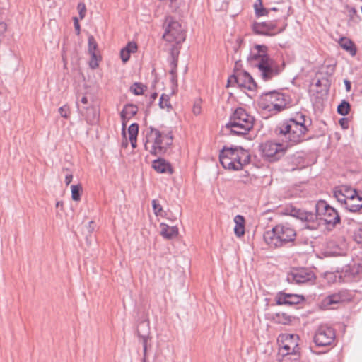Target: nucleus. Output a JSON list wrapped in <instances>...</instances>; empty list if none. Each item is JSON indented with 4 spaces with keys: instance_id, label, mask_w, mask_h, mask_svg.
Wrapping results in <instances>:
<instances>
[{
    "instance_id": "obj_59",
    "label": "nucleus",
    "mask_w": 362,
    "mask_h": 362,
    "mask_svg": "<svg viewBox=\"0 0 362 362\" xmlns=\"http://www.w3.org/2000/svg\"><path fill=\"white\" fill-rule=\"evenodd\" d=\"M272 11H277V8L274 7V8H272Z\"/></svg>"
},
{
    "instance_id": "obj_8",
    "label": "nucleus",
    "mask_w": 362,
    "mask_h": 362,
    "mask_svg": "<svg viewBox=\"0 0 362 362\" xmlns=\"http://www.w3.org/2000/svg\"><path fill=\"white\" fill-rule=\"evenodd\" d=\"M163 38L168 42L181 43L185 40V34L180 22L170 16H166L163 23Z\"/></svg>"
},
{
    "instance_id": "obj_61",
    "label": "nucleus",
    "mask_w": 362,
    "mask_h": 362,
    "mask_svg": "<svg viewBox=\"0 0 362 362\" xmlns=\"http://www.w3.org/2000/svg\"><path fill=\"white\" fill-rule=\"evenodd\" d=\"M308 228H314L315 226H308Z\"/></svg>"
},
{
    "instance_id": "obj_34",
    "label": "nucleus",
    "mask_w": 362,
    "mask_h": 362,
    "mask_svg": "<svg viewBox=\"0 0 362 362\" xmlns=\"http://www.w3.org/2000/svg\"><path fill=\"white\" fill-rule=\"evenodd\" d=\"M88 113L86 117V119L88 124H93L98 120V113L93 108L88 110Z\"/></svg>"
},
{
    "instance_id": "obj_51",
    "label": "nucleus",
    "mask_w": 362,
    "mask_h": 362,
    "mask_svg": "<svg viewBox=\"0 0 362 362\" xmlns=\"http://www.w3.org/2000/svg\"><path fill=\"white\" fill-rule=\"evenodd\" d=\"M73 179V175L71 173L67 174L65 177V183L69 185Z\"/></svg>"
},
{
    "instance_id": "obj_17",
    "label": "nucleus",
    "mask_w": 362,
    "mask_h": 362,
    "mask_svg": "<svg viewBox=\"0 0 362 362\" xmlns=\"http://www.w3.org/2000/svg\"><path fill=\"white\" fill-rule=\"evenodd\" d=\"M270 58L267 54V47L265 45H255L251 49L250 53L247 57V61L253 67L258 66L259 63Z\"/></svg>"
},
{
    "instance_id": "obj_20",
    "label": "nucleus",
    "mask_w": 362,
    "mask_h": 362,
    "mask_svg": "<svg viewBox=\"0 0 362 362\" xmlns=\"http://www.w3.org/2000/svg\"><path fill=\"white\" fill-rule=\"evenodd\" d=\"M88 52L90 55V61L89 66L91 69H96L98 66V57L96 54V49L98 44L93 35H90L88 39Z\"/></svg>"
},
{
    "instance_id": "obj_24",
    "label": "nucleus",
    "mask_w": 362,
    "mask_h": 362,
    "mask_svg": "<svg viewBox=\"0 0 362 362\" xmlns=\"http://www.w3.org/2000/svg\"><path fill=\"white\" fill-rule=\"evenodd\" d=\"M160 235L165 239H172L178 235L177 226H169L165 223H160Z\"/></svg>"
},
{
    "instance_id": "obj_41",
    "label": "nucleus",
    "mask_w": 362,
    "mask_h": 362,
    "mask_svg": "<svg viewBox=\"0 0 362 362\" xmlns=\"http://www.w3.org/2000/svg\"><path fill=\"white\" fill-rule=\"evenodd\" d=\"M130 53L129 51L126 50L125 49L122 48L120 51V57L124 63H126L130 57Z\"/></svg>"
},
{
    "instance_id": "obj_48",
    "label": "nucleus",
    "mask_w": 362,
    "mask_h": 362,
    "mask_svg": "<svg viewBox=\"0 0 362 362\" xmlns=\"http://www.w3.org/2000/svg\"><path fill=\"white\" fill-rule=\"evenodd\" d=\"M240 178H241V182H244V183H247V182H249L250 179H249V174L247 173V171L244 172L241 175H240Z\"/></svg>"
},
{
    "instance_id": "obj_62",
    "label": "nucleus",
    "mask_w": 362,
    "mask_h": 362,
    "mask_svg": "<svg viewBox=\"0 0 362 362\" xmlns=\"http://www.w3.org/2000/svg\"><path fill=\"white\" fill-rule=\"evenodd\" d=\"M176 0H170V2L173 3V1H175Z\"/></svg>"
},
{
    "instance_id": "obj_31",
    "label": "nucleus",
    "mask_w": 362,
    "mask_h": 362,
    "mask_svg": "<svg viewBox=\"0 0 362 362\" xmlns=\"http://www.w3.org/2000/svg\"><path fill=\"white\" fill-rule=\"evenodd\" d=\"M273 320L275 322L279 324L287 325L291 322V318L285 313H276L273 316Z\"/></svg>"
},
{
    "instance_id": "obj_60",
    "label": "nucleus",
    "mask_w": 362,
    "mask_h": 362,
    "mask_svg": "<svg viewBox=\"0 0 362 362\" xmlns=\"http://www.w3.org/2000/svg\"><path fill=\"white\" fill-rule=\"evenodd\" d=\"M156 93H155L154 95H153V98H156Z\"/></svg>"
},
{
    "instance_id": "obj_39",
    "label": "nucleus",
    "mask_w": 362,
    "mask_h": 362,
    "mask_svg": "<svg viewBox=\"0 0 362 362\" xmlns=\"http://www.w3.org/2000/svg\"><path fill=\"white\" fill-rule=\"evenodd\" d=\"M152 208L156 216H159L163 211V207L156 199L152 200Z\"/></svg>"
},
{
    "instance_id": "obj_30",
    "label": "nucleus",
    "mask_w": 362,
    "mask_h": 362,
    "mask_svg": "<svg viewBox=\"0 0 362 362\" xmlns=\"http://www.w3.org/2000/svg\"><path fill=\"white\" fill-rule=\"evenodd\" d=\"M254 8L257 16H264L269 14V10L262 6V0H257L254 5Z\"/></svg>"
},
{
    "instance_id": "obj_57",
    "label": "nucleus",
    "mask_w": 362,
    "mask_h": 362,
    "mask_svg": "<svg viewBox=\"0 0 362 362\" xmlns=\"http://www.w3.org/2000/svg\"><path fill=\"white\" fill-rule=\"evenodd\" d=\"M350 11L352 12L353 13H355L356 12V10L354 8H351Z\"/></svg>"
},
{
    "instance_id": "obj_55",
    "label": "nucleus",
    "mask_w": 362,
    "mask_h": 362,
    "mask_svg": "<svg viewBox=\"0 0 362 362\" xmlns=\"http://www.w3.org/2000/svg\"><path fill=\"white\" fill-rule=\"evenodd\" d=\"M344 83H345V85H346V90H349L350 87H351V83H350V82H349V81L346 80V81H344Z\"/></svg>"
},
{
    "instance_id": "obj_11",
    "label": "nucleus",
    "mask_w": 362,
    "mask_h": 362,
    "mask_svg": "<svg viewBox=\"0 0 362 362\" xmlns=\"http://www.w3.org/2000/svg\"><path fill=\"white\" fill-rule=\"evenodd\" d=\"M316 276L314 272L308 268H298L291 271L287 275V281L290 284L298 285L314 284Z\"/></svg>"
},
{
    "instance_id": "obj_4",
    "label": "nucleus",
    "mask_w": 362,
    "mask_h": 362,
    "mask_svg": "<svg viewBox=\"0 0 362 362\" xmlns=\"http://www.w3.org/2000/svg\"><path fill=\"white\" fill-rule=\"evenodd\" d=\"M296 237L294 228L289 223H279L264 233V240L272 248L281 247L293 243Z\"/></svg>"
},
{
    "instance_id": "obj_28",
    "label": "nucleus",
    "mask_w": 362,
    "mask_h": 362,
    "mask_svg": "<svg viewBox=\"0 0 362 362\" xmlns=\"http://www.w3.org/2000/svg\"><path fill=\"white\" fill-rule=\"evenodd\" d=\"M342 298L339 294H332L326 297L323 300L325 306H332L342 301Z\"/></svg>"
},
{
    "instance_id": "obj_46",
    "label": "nucleus",
    "mask_w": 362,
    "mask_h": 362,
    "mask_svg": "<svg viewBox=\"0 0 362 362\" xmlns=\"http://www.w3.org/2000/svg\"><path fill=\"white\" fill-rule=\"evenodd\" d=\"M170 73L172 76V78H171L172 82L173 83L176 82L177 81V75H176L177 68H170Z\"/></svg>"
},
{
    "instance_id": "obj_54",
    "label": "nucleus",
    "mask_w": 362,
    "mask_h": 362,
    "mask_svg": "<svg viewBox=\"0 0 362 362\" xmlns=\"http://www.w3.org/2000/svg\"><path fill=\"white\" fill-rule=\"evenodd\" d=\"M130 141V143H131V145L132 146L133 148H136V138H134V139H129Z\"/></svg>"
},
{
    "instance_id": "obj_35",
    "label": "nucleus",
    "mask_w": 362,
    "mask_h": 362,
    "mask_svg": "<svg viewBox=\"0 0 362 362\" xmlns=\"http://www.w3.org/2000/svg\"><path fill=\"white\" fill-rule=\"evenodd\" d=\"M341 189L344 190V192L345 193V195H349L346 196L349 200L351 199H356V197L358 195L357 194V192L356 189H351L347 186H341Z\"/></svg>"
},
{
    "instance_id": "obj_63",
    "label": "nucleus",
    "mask_w": 362,
    "mask_h": 362,
    "mask_svg": "<svg viewBox=\"0 0 362 362\" xmlns=\"http://www.w3.org/2000/svg\"><path fill=\"white\" fill-rule=\"evenodd\" d=\"M90 223V224L93 223V221H90V223Z\"/></svg>"
},
{
    "instance_id": "obj_19",
    "label": "nucleus",
    "mask_w": 362,
    "mask_h": 362,
    "mask_svg": "<svg viewBox=\"0 0 362 362\" xmlns=\"http://www.w3.org/2000/svg\"><path fill=\"white\" fill-rule=\"evenodd\" d=\"M361 267L358 264H348L343 267L340 274L341 278H344V281H353L360 272Z\"/></svg>"
},
{
    "instance_id": "obj_13",
    "label": "nucleus",
    "mask_w": 362,
    "mask_h": 362,
    "mask_svg": "<svg viewBox=\"0 0 362 362\" xmlns=\"http://www.w3.org/2000/svg\"><path fill=\"white\" fill-rule=\"evenodd\" d=\"M335 338V331L332 327L327 325H321L315 332L314 341L318 346H327L331 345Z\"/></svg>"
},
{
    "instance_id": "obj_42",
    "label": "nucleus",
    "mask_w": 362,
    "mask_h": 362,
    "mask_svg": "<svg viewBox=\"0 0 362 362\" xmlns=\"http://www.w3.org/2000/svg\"><path fill=\"white\" fill-rule=\"evenodd\" d=\"M126 50L129 51V53H134L137 50V45L134 42H129L125 47H124Z\"/></svg>"
},
{
    "instance_id": "obj_22",
    "label": "nucleus",
    "mask_w": 362,
    "mask_h": 362,
    "mask_svg": "<svg viewBox=\"0 0 362 362\" xmlns=\"http://www.w3.org/2000/svg\"><path fill=\"white\" fill-rule=\"evenodd\" d=\"M289 214L308 223H314L316 219H319L317 213L307 212L293 207L291 209Z\"/></svg>"
},
{
    "instance_id": "obj_44",
    "label": "nucleus",
    "mask_w": 362,
    "mask_h": 362,
    "mask_svg": "<svg viewBox=\"0 0 362 362\" xmlns=\"http://www.w3.org/2000/svg\"><path fill=\"white\" fill-rule=\"evenodd\" d=\"M59 112L61 115V116L64 118H68L69 117V107L67 105H63L59 107Z\"/></svg>"
},
{
    "instance_id": "obj_36",
    "label": "nucleus",
    "mask_w": 362,
    "mask_h": 362,
    "mask_svg": "<svg viewBox=\"0 0 362 362\" xmlns=\"http://www.w3.org/2000/svg\"><path fill=\"white\" fill-rule=\"evenodd\" d=\"M159 105L162 109H169L172 107L171 104L169 102V96L168 95L163 94L160 96L159 100Z\"/></svg>"
},
{
    "instance_id": "obj_33",
    "label": "nucleus",
    "mask_w": 362,
    "mask_h": 362,
    "mask_svg": "<svg viewBox=\"0 0 362 362\" xmlns=\"http://www.w3.org/2000/svg\"><path fill=\"white\" fill-rule=\"evenodd\" d=\"M82 187L80 185H74L71 186V198L74 201H79L81 199V192Z\"/></svg>"
},
{
    "instance_id": "obj_1",
    "label": "nucleus",
    "mask_w": 362,
    "mask_h": 362,
    "mask_svg": "<svg viewBox=\"0 0 362 362\" xmlns=\"http://www.w3.org/2000/svg\"><path fill=\"white\" fill-rule=\"evenodd\" d=\"M310 125V119L301 112H297L292 117L281 122L276 127L275 133L283 140L293 145L305 140L308 127Z\"/></svg>"
},
{
    "instance_id": "obj_2",
    "label": "nucleus",
    "mask_w": 362,
    "mask_h": 362,
    "mask_svg": "<svg viewBox=\"0 0 362 362\" xmlns=\"http://www.w3.org/2000/svg\"><path fill=\"white\" fill-rule=\"evenodd\" d=\"M310 125V119L301 112H297L292 117L281 122L276 127L275 133L283 140L293 145L305 140L308 127Z\"/></svg>"
},
{
    "instance_id": "obj_6",
    "label": "nucleus",
    "mask_w": 362,
    "mask_h": 362,
    "mask_svg": "<svg viewBox=\"0 0 362 362\" xmlns=\"http://www.w3.org/2000/svg\"><path fill=\"white\" fill-rule=\"evenodd\" d=\"M255 122V118L244 108L238 107L230 117L226 128L235 135L247 134L250 131Z\"/></svg>"
},
{
    "instance_id": "obj_58",
    "label": "nucleus",
    "mask_w": 362,
    "mask_h": 362,
    "mask_svg": "<svg viewBox=\"0 0 362 362\" xmlns=\"http://www.w3.org/2000/svg\"><path fill=\"white\" fill-rule=\"evenodd\" d=\"M61 204H62V202H57V204H56V206L58 207V206H59Z\"/></svg>"
},
{
    "instance_id": "obj_18",
    "label": "nucleus",
    "mask_w": 362,
    "mask_h": 362,
    "mask_svg": "<svg viewBox=\"0 0 362 362\" xmlns=\"http://www.w3.org/2000/svg\"><path fill=\"white\" fill-rule=\"evenodd\" d=\"M304 300V297L300 295L279 292L276 296L277 305H294Z\"/></svg>"
},
{
    "instance_id": "obj_21",
    "label": "nucleus",
    "mask_w": 362,
    "mask_h": 362,
    "mask_svg": "<svg viewBox=\"0 0 362 362\" xmlns=\"http://www.w3.org/2000/svg\"><path fill=\"white\" fill-rule=\"evenodd\" d=\"M152 168L158 173H167L171 175L173 173L171 164L162 158H158L154 160L152 163Z\"/></svg>"
},
{
    "instance_id": "obj_50",
    "label": "nucleus",
    "mask_w": 362,
    "mask_h": 362,
    "mask_svg": "<svg viewBox=\"0 0 362 362\" xmlns=\"http://www.w3.org/2000/svg\"><path fill=\"white\" fill-rule=\"evenodd\" d=\"M74 28H75V30H76V32L78 33H80V25H79V23H78V20L76 17H75L74 18Z\"/></svg>"
},
{
    "instance_id": "obj_37",
    "label": "nucleus",
    "mask_w": 362,
    "mask_h": 362,
    "mask_svg": "<svg viewBox=\"0 0 362 362\" xmlns=\"http://www.w3.org/2000/svg\"><path fill=\"white\" fill-rule=\"evenodd\" d=\"M139 132V125L136 123L132 124L128 129L129 139L136 138Z\"/></svg>"
},
{
    "instance_id": "obj_53",
    "label": "nucleus",
    "mask_w": 362,
    "mask_h": 362,
    "mask_svg": "<svg viewBox=\"0 0 362 362\" xmlns=\"http://www.w3.org/2000/svg\"><path fill=\"white\" fill-rule=\"evenodd\" d=\"M146 343H147V338L146 337H143V347H144V354L146 351Z\"/></svg>"
},
{
    "instance_id": "obj_52",
    "label": "nucleus",
    "mask_w": 362,
    "mask_h": 362,
    "mask_svg": "<svg viewBox=\"0 0 362 362\" xmlns=\"http://www.w3.org/2000/svg\"><path fill=\"white\" fill-rule=\"evenodd\" d=\"M193 112L195 115H199L201 112V107L199 105H194Z\"/></svg>"
},
{
    "instance_id": "obj_23",
    "label": "nucleus",
    "mask_w": 362,
    "mask_h": 362,
    "mask_svg": "<svg viewBox=\"0 0 362 362\" xmlns=\"http://www.w3.org/2000/svg\"><path fill=\"white\" fill-rule=\"evenodd\" d=\"M137 111L138 107L135 105L127 104L124 105L120 114L123 125H124L125 122L134 117L136 114Z\"/></svg>"
},
{
    "instance_id": "obj_25",
    "label": "nucleus",
    "mask_w": 362,
    "mask_h": 362,
    "mask_svg": "<svg viewBox=\"0 0 362 362\" xmlns=\"http://www.w3.org/2000/svg\"><path fill=\"white\" fill-rule=\"evenodd\" d=\"M342 49L349 52L354 57L356 54V48L354 43L347 37H341L339 42Z\"/></svg>"
},
{
    "instance_id": "obj_15",
    "label": "nucleus",
    "mask_w": 362,
    "mask_h": 362,
    "mask_svg": "<svg viewBox=\"0 0 362 362\" xmlns=\"http://www.w3.org/2000/svg\"><path fill=\"white\" fill-rule=\"evenodd\" d=\"M230 86L236 84L238 87L250 90L255 89L257 85L250 74L246 71H242L236 75L230 76L228 79Z\"/></svg>"
},
{
    "instance_id": "obj_43",
    "label": "nucleus",
    "mask_w": 362,
    "mask_h": 362,
    "mask_svg": "<svg viewBox=\"0 0 362 362\" xmlns=\"http://www.w3.org/2000/svg\"><path fill=\"white\" fill-rule=\"evenodd\" d=\"M357 243L362 244V225H361L354 234Z\"/></svg>"
},
{
    "instance_id": "obj_9",
    "label": "nucleus",
    "mask_w": 362,
    "mask_h": 362,
    "mask_svg": "<svg viewBox=\"0 0 362 362\" xmlns=\"http://www.w3.org/2000/svg\"><path fill=\"white\" fill-rule=\"evenodd\" d=\"M315 211L319 219L327 225L335 226L340 221L338 212L324 200H319L316 203Z\"/></svg>"
},
{
    "instance_id": "obj_10",
    "label": "nucleus",
    "mask_w": 362,
    "mask_h": 362,
    "mask_svg": "<svg viewBox=\"0 0 362 362\" xmlns=\"http://www.w3.org/2000/svg\"><path fill=\"white\" fill-rule=\"evenodd\" d=\"M287 23L284 21L280 26L277 21L265 22H255L252 25L253 32L259 35L274 36L282 33L286 28Z\"/></svg>"
},
{
    "instance_id": "obj_49",
    "label": "nucleus",
    "mask_w": 362,
    "mask_h": 362,
    "mask_svg": "<svg viewBox=\"0 0 362 362\" xmlns=\"http://www.w3.org/2000/svg\"><path fill=\"white\" fill-rule=\"evenodd\" d=\"M170 68H177V59L174 56H172V59L170 63Z\"/></svg>"
},
{
    "instance_id": "obj_47",
    "label": "nucleus",
    "mask_w": 362,
    "mask_h": 362,
    "mask_svg": "<svg viewBox=\"0 0 362 362\" xmlns=\"http://www.w3.org/2000/svg\"><path fill=\"white\" fill-rule=\"evenodd\" d=\"M348 123H349V121H348L347 118L343 117L339 119V124L344 129L348 128Z\"/></svg>"
},
{
    "instance_id": "obj_27",
    "label": "nucleus",
    "mask_w": 362,
    "mask_h": 362,
    "mask_svg": "<svg viewBox=\"0 0 362 362\" xmlns=\"http://www.w3.org/2000/svg\"><path fill=\"white\" fill-rule=\"evenodd\" d=\"M362 208V197L358 195L356 199H351L347 203L346 209L351 212H357Z\"/></svg>"
},
{
    "instance_id": "obj_32",
    "label": "nucleus",
    "mask_w": 362,
    "mask_h": 362,
    "mask_svg": "<svg viewBox=\"0 0 362 362\" xmlns=\"http://www.w3.org/2000/svg\"><path fill=\"white\" fill-rule=\"evenodd\" d=\"M350 104L346 100H342L341 103L337 107V112L342 115L346 116L349 114L350 111Z\"/></svg>"
},
{
    "instance_id": "obj_14",
    "label": "nucleus",
    "mask_w": 362,
    "mask_h": 362,
    "mask_svg": "<svg viewBox=\"0 0 362 362\" xmlns=\"http://www.w3.org/2000/svg\"><path fill=\"white\" fill-rule=\"evenodd\" d=\"M256 68L258 69L260 76L265 81L276 76L281 71L279 66L271 58L263 61L262 63H259L258 66Z\"/></svg>"
},
{
    "instance_id": "obj_38",
    "label": "nucleus",
    "mask_w": 362,
    "mask_h": 362,
    "mask_svg": "<svg viewBox=\"0 0 362 362\" xmlns=\"http://www.w3.org/2000/svg\"><path fill=\"white\" fill-rule=\"evenodd\" d=\"M144 86L141 83H134L131 86L132 92L136 95H142L144 93Z\"/></svg>"
},
{
    "instance_id": "obj_12",
    "label": "nucleus",
    "mask_w": 362,
    "mask_h": 362,
    "mask_svg": "<svg viewBox=\"0 0 362 362\" xmlns=\"http://www.w3.org/2000/svg\"><path fill=\"white\" fill-rule=\"evenodd\" d=\"M262 156L272 162L281 158L285 153L286 148L283 144L271 141H266L261 146Z\"/></svg>"
},
{
    "instance_id": "obj_40",
    "label": "nucleus",
    "mask_w": 362,
    "mask_h": 362,
    "mask_svg": "<svg viewBox=\"0 0 362 362\" xmlns=\"http://www.w3.org/2000/svg\"><path fill=\"white\" fill-rule=\"evenodd\" d=\"M77 8L78 10V14H79L80 19H83L85 17L86 12V8L85 4L83 2L78 3V4L77 6Z\"/></svg>"
},
{
    "instance_id": "obj_29",
    "label": "nucleus",
    "mask_w": 362,
    "mask_h": 362,
    "mask_svg": "<svg viewBox=\"0 0 362 362\" xmlns=\"http://www.w3.org/2000/svg\"><path fill=\"white\" fill-rule=\"evenodd\" d=\"M334 196L339 202L344 204L345 207L346 206L347 203L349 202V200L346 197V195H345V193L344 192V190L341 189V187L334 190Z\"/></svg>"
},
{
    "instance_id": "obj_5",
    "label": "nucleus",
    "mask_w": 362,
    "mask_h": 362,
    "mask_svg": "<svg viewBox=\"0 0 362 362\" xmlns=\"http://www.w3.org/2000/svg\"><path fill=\"white\" fill-rule=\"evenodd\" d=\"M219 160L225 169L240 170L250 161V155L242 147H224L219 153Z\"/></svg>"
},
{
    "instance_id": "obj_3",
    "label": "nucleus",
    "mask_w": 362,
    "mask_h": 362,
    "mask_svg": "<svg viewBox=\"0 0 362 362\" xmlns=\"http://www.w3.org/2000/svg\"><path fill=\"white\" fill-rule=\"evenodd\" d=\"M173 133L170 130L160 131L153 127L146 129L144 139V148L153 156H162L172 146Z\"/></svg>"
},
{
    "instance_id": "obj_45",
    "label": "nucleus",
    "mask_w": 362,
    "mask_h": 362,
    "mask_svg": "<svg viewBox=\"0 0 362 362\" xmlns=\"http://www.w3.org/2000/svg\"><path fill=\"white\" fill-rule=\"evenodd\" d=\"M7 29V25L4 22H0V38L3 36L4 33Z\"/></svg>"
},
{
    "instance_id": "obj_7",
    "label": "nucleus",
    "mask_w": 362,
    "mask_h": 362,
    "mask_svg": "<svg viewBox=\"0 0 362 362\" xmlns=\"http://www.w3.org/2000/svg\"><path fill=\"white\" fill-rule=\"evenodd\" d=\"M258 105L262 110L269 112L270 115H276L286 107L287 99L284 94L272 91L262 94Z\"/></svg>"
},
{
    "instance_id": "obj_16",
    "label": "nucleus",
    "mask_w": 362,
    "mask_h": 362,
    "mask_svg": "<svg viewBox=\"0 0 362 362\" xmlns=\"http://www.w3.org/2000/svg\"><path fill=\"white\" fill-rule=\"evenodd\" d=\"M298 337L294 334H284L279 337L280 348L285 351L284 354H296L298 351Z\"/></svg>"
},
{
    "instance_id": "obj_56",
    "label": "nucleus",
    "mask_w": 362,
    "mask_h": 362,
    "mask_svg": "<svg viewBox=\"0 0 362 362\" xmlns=\"http://www.w3.org/2000/svg\"><path fill=\"white\" fill-rule=\"evenodd\" d=\"M81 102L83 104H86L88 103V99L86 96H83L81 100Z\"/></svg>"
},
{
    "instance_id": "obj_26",
    "label": "nucleus",
    "mask_w": 362,
    "mask_h": 362,
    "mask_svg": "<svg viewBox=\"0 0 362 362\" xmlns=\"http://www.w3.org/2000/svg\"><path fill=\"white\" fill-rule=\"evenodd\" d=\"M234 222L235 223L234 233L237 237L240 238L245 233V219L243 216L237 215L234 218Z\"/></svg>"
}]
</instances>
